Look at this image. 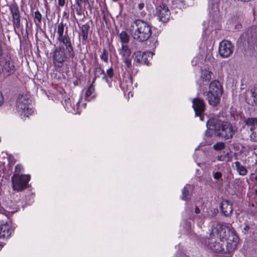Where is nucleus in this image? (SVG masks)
Returning a JSON list of instances; mask_svg holds the SVG:
<instances>
[{
	"label": "nucleus",
	"mask_w": 257,
	"mask_h": 257,
	"mask_svg": "<svg viewBox=\"0 0 257 257\" xmlns=\"http://www.w3.org/2000/svg\"><path fill=\"white\" fill-rule=\"evenodd\" d=\"M205 135L207 136H211V134H210L209 131H206L205 132Z\"/></svg>",
	"instance_id": "nucleus-44"
},
{
	"label": "nucleus",
	"mask_w": 257,
	"mask_h": 257,
	"mask_svg": "<svg viewBox=\"0 0 257 257\" xmlns=\"http://www.w3.org/2000/svg\"><path fill=\"white\" fill-rule=\"evenodd\" d=\"M192 107L197 116L202 120V115L205 110V103L203 99L196 97L192 100Z\"/></svg>",
	"instance_id": "nucleus-13"
},
{
	"label": "nucleus",
	"mask_w": 257,
	"mask_h": 257,
	"mask_svg": "<svg viewBox=\"0 0 257 257\" xmlns=\"http://www.w3.org/2000/svg\"><path fill=\"white\" fill-rule=\"evenodd\" d=\"M244 122L247 126L251 133L257 128V118H248L244 120Z\"/></svg>",
	"instance_id": "nucleus-20"
},
{
	"label": "nucleus",
	"mask_w": 257,
	"mask_h": 257,
	"mask_svg": "<svg viewBox=\"0 0 257 257\" xmlns=\"http://www.w3.org/2000/svg\"><path fill=\"white\" fill-rule=\"evenodd\" d=\"M24 171L23 167L20 165H17L15 168L14 174L12 176L25 175V174H21V173Z\"/></svg>",
	"instance_id": "nucleus-25"
},
{
	"label": "nucleus",
	"mask_w": 257,
	"mask_h": 257,
	"mask_svg": "<svg viewBox=\"0 0 257 257\" xmlns=\"http://www.w3.org/2000/svg\"><path fill=\"white\" fill-rule=\"evenodd\" d=\"M233 51L234 45L230 41L224 40L220 43L218 51L221 57H229L233 53Z\"/></svg>",
	"instance_id": "nucleus-8"
},
{
	"label": "nucleus",
	"mask_w": 257,
	"mask_h": 257,
	"mask_svg": "<svg viewBox=\"0 0 257 257\" xmlns=\"http://www.w3.org/2000/svg\"><path fill=\"white\" fill-rule=\"evenodd\" d=\"M78 25L80 29L79 37L82 38V44H85L88 39L89 31L90 28V25L88 23L82 25L78 24Z\"/></svg>",
	"instance_id": "nucleus-17"
},
{
	"label": "nucleus",
	"mask_w": 257,
	"mask_h": 257,
	"mask_svg": "<svg viewBox=\"0 0 257 257\" xmlns=\"http://www.w3.org/2000/svg\"><path fill=\"white\" fill-rule=\"evenodd\" d=\"M222 177V174L221 172H217L214 173L213 177L215 179H219Z\"/></svg>",
	"instance_id": "nucleus-34"
},
{
	"label": "nucleus",
	"mask_w": 257,
	"mask_h": 257,
	"mask_svg": "<svg viewBox=\"0 0 257 257\" xmlns=\"http://www.w3.org/2000/svg\"><path fill=\"white\" fill-rule=\"evenodd\" d=\"M156 15L159 20L163 22H167L170 16L168 7L165 4H162L156 8Z\"/></svg>",
	"instance_id": "nucleus-14"
},
{
	"label": "nucleus",
	"mask_w": 257,
	"mask_h": 257,
	"mask_svg": "<svg viewBox=\"0 0 257 257\" xmlns=\"http://www.w3.org/2000/svg\"><path fill=\"white\" fill-rule=\"evenodd\" d=\"M251 206H252V207H254V204H251Z\"/></svg>",
	"instance_id": "nucleus-48"
},
{
	"label": "nucleus",
	"mask_w": 257,
	"mask_h": 257,
	"mask_svg": "<svg viewBox=\"0 0 257 257\" xmlns=\"http://www.w3.org/2000/svg\"><path fill=\"white\" fill-rule=\"evenodd\" d=\"M100 59L103 60L104 62H108V55L107 51L106 49H103L102 53L100 56Z\"/></svg>",
	"instance_id": "nucleus-26"
},
{
	"label": "nucleus",
	"mask_w": 257,
	"mask_h": 257,
	"mask_svg": "<svg viewBox=\"0 0 257 257\" xmlns=\"http://www.w3.org/2000/svg\"><path fill=\"white\" fill-rule=\"evenodd\" d=\"M2 247H3L2 245H1V244H0V250H1V249L2 248Z\"/></svg>",
	"instance_id": "nucleus-47"
},
{
	"label": "nucleus",
	"mask_w": 257,
	"mask_h": 257,
	"mask_svg": "<svg viewBox=\"0 0 257 257\" xmlns=\"http://www.w3.org/2000/svg\"><path fill=\"white\" fill-rule=\"evenodd\" d=\"M94 78L92 83H94L96 78L102 76L103 79H106V75L104 70L101 68L100 64L98 63L97 59L94 62V68L93 70Z\"/></svg>",
	"instance_id": "nucleus-19"
},
{
	"label": "nucleus",
	"mask_w": 257,
	"mask_h": 257,
	"mask_svg": "<svg viewBox=\"0 0 257 257\" xmlns=\"http://www.w3.org/2000/svg\"><path fill=\"white\" fill-rule=\"evenodd\" d=\"M31 100L27 95H21L19 96L16 104V108L18 112L24 116H28L32 114L33 110L30 107Z\"/></svg>",
	"instance_id": "nucleus-6"
},
{
	"label": "nucleus",
	"mask_w": 257,
	"mask_h": 257,
	"mask_svg": "<svg viewBox=\"0 0 257 257\" xmlns=\"http://www.w3.org/2000/svg\"><path fill=\"white\" fill-rule=\"evenodd\" d=\"M212 236L216 235L218 240L209 243V248L213 251L226 254L236 249L239 242V238L234 230L224 225L217 224L212 229L211 234Z\"/></svg>",
	"instance_id": "nucleus-1"
},
{
	"label": "nucleus",
	"mask_w": 257,
	"mask_h": 257,
	"mask_svg": "<svg viewBox=\"0 0 257 257\" xmlns=\"http://www.w3.org/2000/svg\"><path fill=\"white\" fill-rule=\"evenodd\" d=\"M207 126L209 130L214 131L217 136L225 140L232 138L235 131L229 122H224L217 118L209 119Z\"/></svg>",
	"instance_id": "nucleus-2"
},
{
	"label": "nucleus",
	"mask_w": 257,
	"mask_h": 257,
	"mask_svg": "<svg viewBox=\"0 0 257 257\" xmlns=\"http://www.w3.org/2000/svg\"><path fill=\"white\" fill-rule=\"evenodd\" d=\"M67 52L65 50L64 47L59 46L54 51L53 54V62L54 64L56 63L62 64L67 59Z\"/></svg>",
	"instance_id": "nucleus-10"
},
{
	"label": "nucleus",
	"mask_w": 257,
	"mask_h": 257,
	"mask_svg": "<svg viewBox=\"0 0 257 257\" xmlns=\"http://www.w3.org/2000/svg\"><path fill=\"white\" fill-rule=\"evenodd\" d=\"M150 53L142 52L141 51H138L134 53L135 56L134 61L137 64H144L149 65V61L148 59Z\"/></svg>",
	"instance_id": "nucleus-16"
},
{
	"label": "nucleus",
	"mask_w": 257,
	"mask_h": 257,
	"mask_svg": "<svg viewBox=\"0 0 257 257\" xmlns=\"http://www.w3.org/2000/svg\"><path fill=\"white\" fill-rule=\"evenodd\" d=\"M119 54L121 57V59L127 68H132L131 51L126 45H122L119 49Z\"/></svg>",
	"instance_id": "nucleus-11"
},
{
	"label": "nucleus",
	"mask_w": 257,
	"mask_h": 257,
	"mask_svg": "<svg viewBox=\"0 0 257 257\" xmlns=\"http://www.w3.org/2000/svg\"><path fill=\"white\" fill-rule=\"evenodd\" d=\"M119 38L120 39V42L123 44L122 45H124V44H127L130 41V36L125 31H122L119 34Z\"/></svg>",
	"instance_id": "nucleus-24"
},
{
	"label": "nucleus",
	"mask_w": 257,
	"mask_h": 257,
	"mask_svg": "<svg viewBox=\"0 0 257 257\" xmlns=\"http://www.w3.org/2000/svg\"><path fill=\"white\" fill-rule=\"evenodd\" d=\"M13 230L14 229L10 221L2 223L0 225V238L4 239L9 238Z\"/></svg>",
	"instance_id": "nucleus-15"
},
{
	"label": "nucleus",
	"mask_w": 257,
	"mask_h": 257,
	"mask_svg": "<svg viewBox=\"0 0 257 257\" xmlns=\"http://www.w3.org/2000/svg\"><path fill=\"white\" fill-rule=\"evenodd\" d=\"M4 102V97L2 93L0 91V106H1Z\"/></svg>",
	"instance_id": "nucleus-40"
},
{
	"label": "nucleus",
	"mask_w": 257,
	"mask_h": 257,
	"mask_svg": "<svg viewBox=\"0 0 257 257\" xmlns=\"http://www.w3.org/2000/svg\"><path fill=\"white\" fill-rule=\"evenodd\" d=\"M250 138L252 141L257 142V127L256 129L251 133Z\"/></svg>",
	"instance_id": "nucleus-29"
},
{
	"label": "nucleus",
	"mask_w": 257,
	"mask_h": 257,
	"mask_svg": "<svg viewBox=\"0 0 257 257\" xmlns=\"http://www.w3.org/2000/svg\"><path fill=\"white\" fill-rule=\"evenodd\" d=\"M255 179V180H257V177H256Z\"/></svg>",
	"instance_id": "nucleus-49"
},
{
	"label": "nucleus",
	"mask_w": 257,
	"mask_h": 257,
	"mask_svg": "<svg viewBox=\"0 0 257 257\" xmlns=\"http://www.w3.org/2000/svg\"><path fill=\"white\" fill-rule=\"evenodd\" d=\"M93 83H92V84L88 88V89L86 90L85 92V96L86 98H87L89 96H90L94 91L95 88L93 85Z\"/></svg>",
	"instance_id": "nucleus-27"
},
{
	"label": "nucleus",
	"mask_w": 257,
	"mask_h": 257,
	"mask_svg": "<svg viewBox=\"0 0 257 257\" xmlns=\"http://www.w3.org/2000/svg\"><path fill=\"white\" fill-rule=\"evenodd\" d=\"M247 43L249 45H251L252 44H253V41L249 40L248 39H247Z\"/></svg>",
	"instance_id": "nucleus-45"
},
{
	"label": "nucleus",
	"mask_w": 257,
	"mask_h": 257,
	"mask_svg": "<svg viewBox=\"0 0 257 257\" xmlns=\"http://www.w3.org/2000/svg\"><path fill=\"white\" fill-rule=\"evenodd\" d=\"M195 212L196 214H199L200 212V209L198 208V207L196 206L195 208Z\"/></svg>",
	"instance_id": "nucleus-41"
},
{
	"label": "nucleus",
	"mask_w": 257,
	"mask_h": 257,
	"mask_svg": "<svg viewBox=\"0 0 257 257\" xmlns=\"http://www.w3.org/2000/svg\"><path fill=\"white\" fill-rule=\"evenodd\" d=\"M58 3L59 7H63L65 5L66 0H58Z\"/></svg>",
	"instance_id": "nucleus-35"
},
{
	"label": "nucleus",
	"mask_w": 257,
	"mask_h": 257,
	"mask_svg": "<svg viewBox=\"0 0 257 257\" xmlns=\"http://www.w3.org/2000/svg\"><path fill=\"white\" fill-rule=\"evenodd\" d=\"M216 145H224L223 143H216Z\"/></svg>",
	"instance_id": "nucleus-46"
},
{
	"label": "nucleus",
	"mask_w": 257,
	"mask_h": 257,
	"mask_svg": "<svg viewBox=\"0 0 257 257\" xmlns=\"http://www.w3.org/2000/svg\"><path fill=\"white\" fill-rule=\"evenodd\" d=\"M212 72L208 70L204 69L201 71L199 81L203 84L204 82H208L211 79Z\"/></svg>",
	"instance_id": "nucleus-22"
},
{
	"label": "nucleus",
	"mask_w": 257,
	"mask_h": 257,
	"mask_svg": "<svg viewBox=\"0 0 257 257\" xmlns=\"http://www.w3.org/2000/svg\"><path fill=\"white\" fill-rule=\"evenodd\" d=\"M145 7V4L143 3H140L138 4V7L139 10H142Z\"/></svg>",
	"instance_id": "nucleus-39"
},
{
	"label": "nucleus",
	"mask_w": 257,
	"mask_h": 257,
	"mask_svg": "<svg viewBox=\"0 0 257 257\" xmlns=\"http://www.w3.org/2000/svg\"><path fill=\"white\" fill-rule=\"evenodd\" d=\"M249 229V226L248 224L244 223V227L243 228V230L244 231V232L245 233L246 232H247L248 231Z\"/></svg>",
	"instance_id": "nucleus-36"
},
{
	"label": "nucleus",
	"mask_w": 257,
	"mask_h": 257,
	"mask_svg": "<svg viewBox=\"0 0 257 257\" xmlns=\"http://www.w3.org/2000/svg\"><path fill=\"white\" fill-rule=\"evenodd\" d=\"M222 87L217 80L212 81L209 86V90L206 92V99L208 103L213 106H216L220 101L222 94Z\"/></svg>",
	"instance_id": "nucleus-4"
},
{
	"label": "nucleus",
	"mask_w": 257,
	"mask_h": 257,
	"mask_svg": "<svg viewBox=\"0 0 257 257\" xmlns=\"http://www.w3.org/2000/svg\"><path fill=\"white\" fill-rule=\"evenodd\" d=\"M68 27H66V24H64L62 21L60 23L58 24L57 33L58 37L60 38L62 36H66L67 34Z\"/></svg>",
	"instance_id": "nucleus-21"
},
{
	"label": "nucleus",
	"mask_w": 257,
	"mask_h": 257,
	"mask_svg": "<svg viewBox=\"0 0 257 257\" xmlns=\"http://www.w3.org/2000/svg\"><path fill=\"white\" fill-rule=\"evenodd\" d=\"M228 157V153H226L225 155L218 156L217 158L218 160L223 161L225 160V158Z\"/></svg>",
	"instance_id": "nucleus-33"
},
{
	"label": "nucleus",
	"mask_w": 257,
	"mask_h": 257,
	"mask_svg": "<svg viewBox=\"0 0 257 257\" xmlns=\"http://www.w3.org/2000/svg\"><path fill=\"white\" fill-rule=\"evenodd\" d=\"M76 13L79 16H81L83 14V10L81 8L77 9L76 10Z\"/></svg>",
	"instance_id": "nucleus-37"
},
{
	"label": "nucleus",
	"mask_w": 257,
	"mask_h": 257,
	"mask_svg": "<svg viewBox=\"0 0 257 257\" xmlns=\"http://www.w3.org/2000/svg\"><path fill=\"white\" fill-rule=\"evenodd\" d=\"M3 54V47H2V43L0 42V57H1L2 56Z\"/></svg>",
	"instance_id": "nucleus-42"
},
{
	"label": "nucleus",
	"mask_w": 257,
	"mask_h": 257,
	"mask_svg": "<svg viewBox=\"0 0 257 257\" xmlns=\"http://www.w3.org/2000/svg\"><path fill=\"white\" fill-rule=\"evenodd\" d=\"M35 19H37L39 23H41L42 20V15L39 11H36L35 12Z\"/></svg>",
	"instance_id": "nucleus-31"
},
{
	"label": "nucleus",
	"mask_w": 257,
	"mask_h": 257,
	"mask_svg": "<svg viewBox=\"0 0 257 257\" xmlns=\"http://www.w3.org/2000/svg\"><path fill=\"white\" fill-rule=\"evenodd\" d=\"M132 36L133 39L139 42L147 41L152 35L150 25L146 22L137 19L134 21L131 26Z\"/></svg>",
	"instance_id": "nucleus-3"
},
{
	"label": "nucleus",
	"mask_w": 257,
	"mask_h": 257,
	"mask_svg": "<svg viewBox=\"0 0 257 257\" xmlns=\"http://www.w3.org/2000/svg\"><path fill=\"white\" fill-rule=\"evenodd\" d=\"M57 40L60 43L63 44L65 50L67 53L69 58L73 59L75 55L74 49L71 41L70 38L68 35L62 36V37L57 38Z\"/></svg>",
	"instance_id": "nucleus-12"
},
{
	"label": "nucleus",
	"mask_w": 257,
	"mask_h": 257,
	"mask_svg": "<svg viewBox=\"0 0 257 257\" xmlns=\"http://www.w3.org/2000/svg\"><path fill=\"white\" fill-rule=\"evenodd\" d=\"M235 169L239 175L244 176L247 174V170L246 168L241 165L238 161H236L234 163Z\"/></svg>",
	"instance_id": "nucleus-23"
},
{
	"label": "nucleus",
	"mask_w": 257,
	"mask_h": 257,
	"mask_svg": "<svg viewBox=\"0 0 257 257\" xmlns=\"http://www.w3.org/2000/svg\"><path fill=\"white\" fill-rule=\"evenodd\" d=\"M251 92L252 96L253 98V101L255 104H257V87L251 89Z\"/></svg>",
	"instance_id": "nucleus-28"
},
{
	"label": "nucleus",
	"mask_w": 257,
	"mask_h": 257,
	"mask_svg": "<svg viewBox=\"0 0 257 257\" xmlns=\"http://www.w3.org/2000/svg\"><path fill=\"white\" fill-rule=\"evenodd\" d=\"M9 8L13 18V26L15 31H16V28H19L21 26V15L19 9L16 4L10 5Z\"/></svg>",
	"instance_id": "nucleus-9"
},
{
	"label": "nucleus",
	"mask_w": 257,
	"mask_h": 257,
	"mask_svg": "<svg viewBox=\"0 0 257 257\" xmlns=\"http://www.w3.org/2000/svg\"><path fill=\"white\" fill-rule=\"evenodd\" d=\"M15 63L8 55L0 58V79H5L16 71Z\"/></svg>",
	"instance_id": "nucleus-5"
},
{
	"label": "nucleus",
	"mask_w": 257,
	"mask_h": 257,
	"mask_svg": "<svg viewBox=\"0 0 257 257\" xmlns=\"http://www.w3.org/2000/svg\"><path fill=\"white\" fill-rule=\"evenodd\" d=\"M182 195L181 197L182 199L186 200V197L189 194L188 190L186 187H184V188L182 190Z\"/></svg>",
	"instance_id": "nucleus-30"
},
{
	"label": "nucleus",
	"mask_w": 257,
	"mask_h": 257,
	"mask_svg": "<svg viewBox=\"0 0 257 257\" xmlns=\"http://www.w3.org/2000/svg\"><path fill=\"white\" fill-rule=\"evenodd\" d=\"M256 193H257V190L256 191Z\"/></svg>",
	"instance_id": "nucleus-50"
},
{
	"label": "nucleus",
	"mask_w": 257,
	"mask_h": 257,
	"mask_svg": "<svg viewBox=\"0 0 257 257\" xmlns=\"http://www.w3.org/2000/svg\"><path fill=\"white\" fill-rule=\"evenodd\" d=\"M76 1V4L78 6H80V2H81L82 0H75Z\"/></svg>",
	"instance_id": "nucleus-43"
},
{
	"label": "nucleus",
	"mask_w": 257,
	"mask_h": 257,
	"mask_svg": "<svg viewBox=\"0 0 257 257\" xmlns=\"http://www.w3.org/2000/svg\"><path fill=\"white\" fill-rule=\"evenodd\" d=\"M30 178L29 175L12 176L11 180L13 190L22 191L26 189Z\"/></svg>",
	"instance_id": "nucleus-7"
},
{
	"label": "nucleus",
	"mask_w": 257,
	"mask_h": 257,
	"mask_svg": "<svg viewBox=\"0 0 257 257\" xmlns=\"http://www.w3.org/2000/svg\"><path fill=\"white\" fill-rule=\"evenodd\" d=\"M213 148L216 150H221L224 148V146H213Z\"/></svg>",
	"instance_id": "nucleus-38"
},
{
	"label": "nucleus",
	"mask_w": 257,
	"mask_h": 257,
	"mask_svg": "<svg viewBox=\"0 0 257 257\" xmlns=\"http://www.w3.org/2000/svg\"><path fill=\"white\" fill-rule=\"evenodd\" d=\"M220 208L222 213L225 216L230 215L233 211L231 203L227 200H224L222 201Z\"/></svg>",
	"instance_id": "nucleus-18"
},
{
	"label": "nucleus",
	"mask_w": 257,
	"mask_h": 257,
	"mask_svg": "<svg viewBox=\"0 0 257 257\" xmlns=\"http://www.w3.org/2000/svg\"><path fill=\"white\" fill-rule=\"evenodd\" d=\"M106 74L109 78L112 77L113 76V70L112 67H110L107 70Z\"/></svg>",
	"instance_id": "nucleus-32"
}]
</instances>
